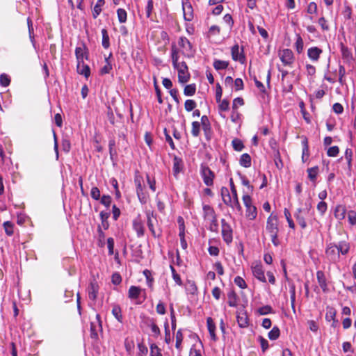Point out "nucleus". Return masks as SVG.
I'll return each mask as SVG.
<instances>
[{
    "instance_id": "f257e3e1",
    "label": "nucleus",
    "mask_w": 356,
    "mask_h": 356,
    "mask_svg": "<svg viewBox=\"0 0 356 356\" xmlns=\"http://www.w3.org/2000/svg\"><path fill=\"white\" fill-rule=\"evenodd\" d=\"M325 253L327 259L330 262L336 264L339 261L340 256L337 252V243L334 242L327 243Z\"/></svg>"
},
{
    "instance_id": "f03ea898",
    "label": "nucleus",
    "mask_w": 356,
    "mask_h": 356,
    "mask_svg": "<svg viewBox=\"0 0 356 356\" xmlns=\"http://www.w3.org/2000/svg\"><path fill=\"white\" fill-rule=\"evenodd\" d=\"M174 68L177 70L178 79L180 83H185L189 81L191 75L188 72V66L185 62H180V63L175 66Z\"/></svg>"
},
{
    "instance_id": "7ed1b4c3",
    "label": "nucleus",
    "mask_w": 356,
    "mask_h": 356,
    "mask_svg": "<svg viewBox=\"0 0 356 356\" xmlns=\"http://www.w3.org/2000/svg\"><path fill=\"white\" fill-rule=\"evenodd\" d=\"M278 232L277 221L276 219L268 216V233L271 236L272 243L277 246L280 244V241L277 238V234Z\"/></svg>"
},
{
    "instance_id": "20e7f679",
    "label": "nucleus",
    "mask_w": 356,
    "mask_h": 356,
    "mask_svg": "<svg viewBox=\"0 0 356 356\" xmlns=\"http://www.w3.org/2000/svg\"><path fill=\"white\" fill-rule=\"evenodd\" d=\"M201 176L203 179L204 184L207 186H211L213 184L214 173L206 165H201L200 168Z\"/></svg>"
},
{
    "instance_id": "39448f33",
    "label": "nucleus",
    "mask_w": 356,
    "mask_h": 356,
    "mask_svg": "<svg viewBox=\"0 0 356 356\" xmlns=\"http://www.w3.org/2000/svg\"><path fill=\"white\" fill-rule=\"evenodd\" d=\"M280 58L284 66L292 67L295 58L293 51L289 49H284L280 52Z\"/></svg>"
},
{
    "instance_id": "423d86ee",
    "label": "nucleus",
    "mask_w": 356,
    "mask_h": 356,
    "mask_svg": "<svg viewBox=\"0 0 356 356\" xmlns=\"http://www.w3.org/2000/svg\"><path fill=\"white\" fill-rule=\"evenodd\" d=\"M251 268L254 277L257 278L258 280L262 282L263 283L266 282L264 270L261 261H254V262H252Z\"/></svg>"
},
{
    "instance_id": "0eeeda50",
    "label": "nucleus",
    "mask_w": 356,
    "mask_h": 356,
    "mask_svg": "<svg viewBox=\"0 0 356 356\" xmlns=\"http://www.w3.org/2000/svg\"><path fill=\"white\" fill-rule=\"evenodd\" d=\"M180 47L182 48L183 54L187 57L193 56L194 51L190 41L186 37H181L178 42Z\"/></svg>"
},
{
    "instance_id": "6e6552de",
    "label": "nucleus",
    "mask_w": 356,
    "mask_h": 356,
    "mask_svg": "<svg viewBox=\"0 0 356 356\" xmlns=\"http://www.w3.org/2000/svg\"><path fill=\"white\" fill-rule=\"evenodd\" d=\"M282 266L283 268V272H284V277H285L286 280L289 282V292H290L291 305L292 309H293V311H295L296 286H295L294 283L289 281L288 275H287L286 265L283 261H282Z\"/></svg>"
},
{
    "instance_id": "1a4fd4ad",
    "label": "nucleus",
    "mask_w": 356,
    "mask_h": 356,
    "mask_svg": "<svg viewBox=\"0 0 356 356\" xmlns=\"http://www.w3.org/2000/svg\"><path fill=\"white\" fill-rule=\"evenodd\" d=\"M222 236L225 242L229 244L232 241V229L230 225L225 221V219H222Z\"/></svg>"
},
{
    "instance_id": "9d476101",
    "label": "nucleus",
    "mask_w": 356,
    "mask_h": 356,
    "mask_svg": "<svg viewBox=\"0 0 356 356\" xmlns=\"http://www.w3.org/2000/svg\"><path fill=\"white\" fill-rule=\"evenodd\" d=\"M231 53L234 60L238 61L242 64L245 63V58L243 55V49L240 50L238 44H235L232 47Z\"/></svg>"
},
{
    "instance_id": "9b49d317",
    "label": "nucleus",
    "mask_w": 356,
    "mask_h": 356,
    "mask_svg": "<svg viewBox=\"0 0 356 356\" xmlns=\"http://www.w3.org/2000/svg\"><path fill=\"white\" fill-rule=\"evenodd\" d=\"M316 278L318 283L320 287L321 288L323 292L325 293H328L330 291V289L328 288L327 279L324 272L322 270H318L316 272Z\"/></svg>"
},
{
    "instance_id": "f8f14e48",
    "label": "nucleus",
    "mask_w": 356,
    "mask_h": 356,
    "mask_svg": "<svg viewBox=\"0 0 356 356\" xmlns=\"http://www.w3.org/2000/svg\"><path fill=\"white\" fill-rule=\"evenodd\" d=\"M75 55L77 63H82L84 58L88 59V52L85 44H83L82 46L76 47Z\"/></svg>"
},
{
    "instance_id": "ddd939ff",
    "label": "nucleus",
    "mask_w": 356,
    "mask_h": 356,
    "mask_svg": "<svg viewBox=\"0 0 356 356\" xmlns=\"http://www.w3.org/2000/svg\"><path fill=\"white\" fill-rule=\"evenodd\" d=\"M230 187H231V191H232V199L233 200V202L231 204V207L237 210L238 211H241V207L239 204V202H238V196H237V193H236V189L235 188V186L233 183V181H232V179H230Z\"/></svg>"
},
{
    "instance_id": "4468645a",
    "label": "nucleus",
    "mask_w": 356,
    "mask_h": 356,
    "mask_svg": "<svg viewBox=\"0 0 356 356\" xmlns=\"http://www.w3.org/2000/svg\"><path fill=\"white\" fill-rule=\"evenodd\" d=\"M182 9L184 19L191 21L193 17V10L191 4L188 1L183 2Z\"/></svg>"
},
{
    "instance_id": "2eb2a0df",
    "label": "nucleus",
    "mask_w": 356,
    "mask_h": 356,
    "mask_svg": "<svg viewBox=\"0 0 356 356\" xmlns=\"http://www.w3.org/2000/svg\"><path fill=\"white\" fill-rule=\"evenodd\" d=\"M323 50L317 47H312L308 49L307 56L312 61L317 62L320 58Z\"/></svg>"
},
{
    "instance_id": "dca6fc26",
    "label": "nucleus",
    "mask_w": 356,
    "mask_h": 356,
    "mask_svg": "<svg viewBox=\"0 0 356 356\" xmlns=\"http://www.w3.org/2000/svg\"><path fill=\"white\" fill-rule=\"evenodd\" d=\"M184 167L183 161L181 158L175 156L173 158V167L172 172L173 175L177 178L179 173L182 170Z\"/></svg>"
},
{
    "instance_id": "f3484780",
    "label": "nucleus",
    "mask_w": 356,
    "mask_h": 356,
    "mask_svg": "<svg viewBox=\"0 0 356 356\" xmlns=\"http://www.w3.org/2000/svg\"><path fill=\"white\" fill-rule=\"evenodd\" d=\"M337 252L339 256L346 255L350 249V244L347 241H341L337 243Z\"/></svg>"
},
{
    "instance_id": "a211bd4d",
    "label": "nucleus",
    "mask_w": 356,
    "mask_h": 356,
    "mask_svg": "<svg viewBox=\"0 0 356 356\" xmlns=\"http://www.w3.org/2000/svg\"><path fill=\"white\" fill-rule=\"evenodd\" d=\"M302 161L305 163L308 161L309 157V144L308 139L306 136H302Z\"/></svg>"
},
{
    "instance_id": "6ab92c4d",
    "label": "nucleus",
    "mask_w": 356,
    "mask_h": 356,
    "mask_svg": "<svg viewBox=\"0 0 356 356\" xmlns=\"http://www.w3.org/2000/svg\"><path fill=\"white\" fill-rule=\"evenodd\" d=\"M204 218L207 221H215V211L209 205L203 206Z\"/></svg>"
},
{
    "instance_id": "aec40b11",
    "label": "nucleus",
    "mask_w": 356,
    "mask_h": 356,
    "mask_svg": "<svg viewBox=\"0 0 356 356\" xmlns=\"http://www.w3.org/2000/svg\"><path fill=\"white\" fill-rule=\"evenodd\" d=\"M99 286L97 282H91L88 288V298L90 300L95 301L97 297Z\"/></svg>"
},
{
    "instance_id": "412c9836",
    "label": "nucleus",
    "mask_w": 356,
    "mask_h": 356,
    "mask_svg": "<svg viewBox=\"0 0 356 356\" xmlns=\"http://www.w3.org/2000/svg\"><path fill=\"white\" fill-rule=\"evenodd\" d=\"M334 214V217L337 219H338L339 220H343L345 218L346 214V207L344 205H341V204L337 205L335 207Z\"/></svg>"
},
{
    "instance_id": "4be33fe9",
    "label": "nucleus",
    "mask_w": 356,
    "mask_h": 356,
    "mask_svg": "<svg viewBox=\"0 0 356 356\" xmlns=\"http://www.w3.org/2000/svg\"><path fill=\"white\" fill-rule=\"evenodd\" d=\"M280 71L282 73V80L284 90L287 92L291 91L293 88V85L291 83L286 81L287 76L289 75L288 71L281 70V69H280Z\"/></svg>"
},
{
    "instance_id": "5701e85b",
    "label": "nucleus",
    "mask_w": 356,
    "mask_h": 356,
    "mask_svg": "<svg viewBox=\"0 0 356 356\" xmlns=\"http://www.w3.org/2000/svg\"><path fill=\"white\" fill-rule=\"evenodd\" d=\"M76 70L79 74L83 75L86 78H88L90 74V69L88 65L84 64V62L77 63Z\"/></svg>"
},
{
    "instance_id": "b1692460",
    "label": "nucleus",
    "mask_w": 356,
    "mask_h": 356,
    "mask_svg": "<svg viewBox=\"0 0 356 356\" xmlns=\"http://www.w3.org/2000/svg\"><path fill=\"white\" fill-rule=\"evenodd\" d=\"M133 227L136 231L138 237H141L144 235V226L140 220H134L133 222Z\"/></svg>"
},
{
    "instance_id": "393cba45",
    "label": "nucleus",
    "mask_w": 356,
    "mask_h": 356,
    "mask_svg": "<svg viewBox=\"0 0 356 356\" xmlns=\"http://www.w3.org/2000/svg\"><path fill=\"white\" fill-rule=\"evenodd\" d=\"M207 323L211 339L216 341L217 339L215 334L216 325L213 319L211 317H209L207 320Z\"/></svg>"
},
{
    "instance_id": "a878e982",
    "label": "nucleus",
    "mask_w": 356,
    "mask_h": 356,
    "mask_svg": "<svg viewBox=\"0 0 356 356\" xmlns=\"http://www.w3.org/2000/svg\"><path fill=\"white\" fill-rule=\"evenodd\" d=\"M122 118L120 113H108V119L112 124L122 123Z\"/></svg>"
},
{
    "instance_id": "bb28decb",
    "label": "nucleus",
    "mask_w": 356,
    "mask_h": 356,
    "mask_svg": "<svg viewBox=\"0 0 356 356\" xmlns=\"http://www.w3.org/2000/svg\"><path fill=\"white\" fill-rule=\"evenodd\" d=\"M308 178L312 182H316L317 176L318 175L319 168L318 166H314L310 168H308L307 170Z\"/></svg>"
},
{
    "instance_id": "cd10ccee",
    "label": "nucleus",
    "mask_w": 356,
    "mask_h": 356,
    "mask_svg": "<svg viewBox=\"0 0 356 356\" xmlns=\"http://www.w3.org/2000/svg\"><path fill=\"white\" fill-rule=\"evenodd\" d=\"M302 209H298L296 212L294 214V217L296 218L298 223L300 225V226L305 229L307 227V223L305 220L304 216L302 215Z\"/></svg>"
},
{
    "instance_id": "c85d7f7f",
    "label": "nucleus",
    "mask_w": 356,
    "mask_h": 356,
    "mask_svg": "<svg viewBox=\"0 0 356 356\" xmlns=\"http://www.w3.org/2000/svg\"><path fill=\"white\" fill-rule=\"evenodd\" d=\"M105 4L104 0H97L92 10V17L96 19L102 12V8Z\"/></svg>"
},
{
    "instance_id": "c756f323",
    "label": "nucleus",
    "mask_w": 356,
    "mask_h": 356,
    "mask_svg": "<svg viewBox=\"0 0 356 356\" xmlns=\"http://www.w3.org/2000/svg\"><path fill=\"white\" fill-rule=\"evenodd\" d=\"M236 318L241 327H246L248 325V318L245 313H238Z\"/></svg>"
},
{
    "instance_id": "7c9ffc66",
    "label": "nucleus",
    "mask_w": 356,
    "mask_h": 356,
    "mask_svg": "<svg viewBox=\"0 0 356 356\" xmlns=\"http://www.w3.org/2000/svg\"><path fill=\"white\" fill-rule=\"evenodd\" d=\"M112 314L113 315V316L116 318V320L118 322L122 323L123 316L122 314L121 307L119 305H113V309H112Z\"/></svg>"
},
{
    "instance_id": "2f4dec72",
    "label": "nucleus",
    "mask_w": 356,
    "mask_h": 356,
    "mask_svg": "<svg viewBox=\"0 0 356 356\" xmlns=\"http://www.w3.org/2000/svg\"><path fill=\"white\" fill-rule=\"evenodd\" d=\"M227 298H228V305L230 307H236L237 306V296L234 291L230 290L227 293Z\"/></svg>"
},
{
    "instance_id": "473e14b6",
    "label": "nucleus",
    "mask_w": 356,
    "mask_h": 356,
    "mask_svg": "<svg viewBox=\"0 0 356 356\" xmlns=\"http://www.w3.org/2000/svg\"><path fill=\"white\" fill-rule=\"evenodd\" d=\"M239 163L241 166L244 167V168H249L250 167L251 165V157L250 156L247 154V153H245V154H243L241 156V158H240V160H239Z\"/></svg>"
},
{
    "instance_id": "72a5a7b5",
    "label": "nucleus",
    "mask_w": 356,
    "mask_h": 356,
    "mask_svg": "<svg viewBox=\"0 0 356 356\" xmlns=\"http://www.w3.org/2000/svg\"><path fill=\"white\" fill-rule=\"evenodd\" d=\"M141 292L140 287L131 286L129 289L128 296L130 299H137Z\"/></svg>"
},
{
    "instance_id": "f704fd0d",
    "label": "nucleus",
    "mask_w": 356,
    "mask_h": 356,
    "mask_svg": "<svg viewBox=\"0 0 356 356\" xmlns=\"http://www.w3.org/2000/svg\"><path fill=\"white\" fill-rule=\"evenodd\" d=\"M336 310L332 307H327V312L325 314V319L327 321H334V323H338V321L336 319Z\"/></svg>"
},
{
    "instance_id": "c9c22d12",
    "label": "nucleus",
    "mask_w": 356,
    "mask_h": 356,
    "mask_svg": "<svg viewBox=\"0 0 356 356\" xmlns=\"http://www.w3.org/2000/svg\"><path fill=\"white\" fill-rule=\"evenodd\" d=\"M294 47L298 54H301L302 52L304 42L300 34L296 35V41L295 42Z\"/></svg>"
},
{
    "instance_id": "e433bc0d",
    "label": "nucleus",
    "mask_w": 356,
    "mask_h": 356,
    "mask_svg": "<svg viewBox=\"0 0 356 356\" xmlns=\"http://www.w3.org/2000/svg\"><path fill=\"white\" fill-rule=\"evenodd\" d=\"M340 49L342 55V58L343 59H346L347 60H350L352 58V54L350 50L348 48V47L345 46L343 43L341 42Z\"/></svg>"
},
{
    "instance_id": "4c0bfd02",
    "label": "nucleus",
    "mask_w": 356,
    "mask_h": 356,
    "mask_svg": "<svg viewBox=\"0 0 356 356\" xmlns=\"http://www.w3.org/2000/svg\"><path fill=\"white\" fill-rule=\"evenodd\" d=\"M171 58H172L173 67H175L180 63V62L178 61V59H179L178 50L175 44H173L172 46Z\"/></svg>"
},
{
    "instance_id": "58836bf2",
    "label": "nucleus",
    "mask_w": 356,
    "mask_h": 356,
    "mask_svg": "<svg viewBox=\"0 0 356 356\" xmlns=\"http://www.w3.org/2000/svg\"><path fill=\"white\" fill-rule=\"evenodd\" d=\"M274 162L277 169L280 170L283 168L284 164L281 159L280 154L278 150L275 149L274 152Z\"/></svg>"
},
{
    "instance_id": "ea45409f",
    "label": "nucleus",
    "mask_w": 356,
    "mask_h": 356,
    "mask_svg": "<svg viewBox=\"0 0 356 356\" xmlns=\"http://www.w3.org/2000/svg\"><path fill=\"white\" fill-rule=\"evenodd\" d=\"M280 335V330L278 327L274 326L273 329L268 332V339L270 340H276Z\"/></svg>"
},
{
    "instance_id": "a19ab883",
    "label": "nucleus",
    "mask_w": 356,
    "mask_h": 356,
    "mask_svg": "<svg viewBox=\"0 0 356 356\" xmlns=\"http://www.w3.org/2000/svg\"><path fill=\"white\" fill-rule=\"evenodd\" d=\"M229 63L225 60H216L213 62V67L216 70H224L228 67Z\"/></svg>"
},
{
    "instance_id": "79ce46f5",
    "label": "nucleus",
    "mask_w": 356,
    "mask_h": 356,
    "mask_svg": "<svg viewBox=\"0 0 356 356\" xmlns=\"http://www.w3.org/2000/svg\"><path fill=\"white\" fill-rule=\"evenodd\" d=\"M102 46L105 49H108L110 46L109 42V36L108 35L107 31L105 29L102 30Z\"/></svg>"
},
{
    "instance_id": "37998d69",
    "label": "nucleus",
    "mask_w": 356,
    "mask_h": 356,
    "mask_svg": "<svg viewBox=\"0 0 356 356\" xmlns=\"http://www.w3.org/2000/svg\"><path fill=\"white\" fill-rule=\"evenodd\" d=\"M196 86L195 83L189 84L185 86L184 93L186 96H192L195 93Z\"/></svg>"
},
{
    "instance_id": "c03bdc74",
    "label": "nucleus",
    "mask_w": 356,
    "mask_h": 356,
    "mask_svg": "<svg viewBox=\"0 0 356 356\" xmlns=\"http://www.w3.org/2000/svg\"><path fill=\"white\" fill-rule=\"evenodd\" d=\"M223 192H226L225 197H223L222 198L224 203L231 206V204L233 202V200H232L228 189L227 188L222 187L221 189V195H223Z\"/></svg>"
},
{
    "instance_id": "a18cd8bd",
    "label": "nucleus",
    "mask_w": 356,
    "mask_h": 356,
    "mask_svg": "<svg viewBox=\"0 0 356 356\" xmlns=\"http://www.w3.org/2000/svg\"><path fill=\"white\" fill-rule=\"evenodd\" d=\"M150 356H163L161 348L155 343L150 345Z\"/></svg>"
},
{
    "instance_id": "49530a36",
    "label": "nucleus",
    "mask_w": 356,
    "mask_h": 356,
    "mask_svg": "<svg viewBox=\"0 0 356 356\" xmlns=\"http://www.w3.org/2000/svg\"><path fill=\"white\" fill-rule=\"evenodd\" d=\"M118 18L120 23H124L127 21V12L124 9L118 8L117 10Z\"/></svg>"
},
{
    "instance_id": "de8ad7c7",
    "label": "nucleus",
    "mask_w": 356,
    "mask_h": 356,
    "mask_svg": "<svg viewBox=\"0 0 356 356\" xmlns=\"http://www.w3.org/2000/svg\"><path fill=\"white\" fill-rule=\"evenodd\" d=\"M232 143L234 149L236 151L240 152L244 147V145H243L242 141L238 138H234L232 140Z\"/></svg>"
},
{
    "instance_id": "09e8293b",
    "label": "nucleus",
    "mask_w": 356,
    "mask_h": 356,
    "mask_svg": "<svg viewBox=\"0 0 356 356\" xmlns=\"http://www.w3.org/2000/svg\"><path fill=\"white\" fill-rule=\"evenodd\" d=\"M106 64L100 70L101 74H108L112 69V65L108 60V58H105Z\"/></svg>"
},
{
    "instance_id": "8fccbe9b",
    "label": "nucleus",
    "mask_w": 356,
    "mask_h": 356,
    "mask_svg": "<svg viewBox=\"0 0 356 356\" xmlns=\"http://www.w3.org/2000/svg\"><path fill=\"white\" fill-rule=\"evenodd\" d=\"M3 227L7 235L11 236L13 234V224L10 221H6L3 223Z\"/></svg>"
},
{
    "instance_id": "3c124183",
    "label": "nucleus",
    "mask_w": 356,
    "mask_h": 356,
    "mask_svg": "<svg viewBox=\"0 0 356 356\" xmlns=\"http://www.w3.org/2000/svg\"><path fill=\"white\" fill-rule=\"evenodd\" d=\"M200 122H193L192 123V130H191L192 135L194 137L198 136L199 134H200Z\"/></svg>"
},
{
    "instance_id": "603ef678",
    "label": "nucleus",
    "mask_w": 356,
    "mask_h": 356,
    "mask_svg": "<svg viewBox=\"0 0 356 356\" xmlns=\"http://www.w3.org/2000/svg\"><path fill=\"white\" fill-rule=\"evenodd\" d=\"M327 209V204L324 201H321L317 204V210L321 216L324 215Z\"/></svg>"
},
{
    "instance_id": "864d4df0",
    "label": "nucleus",
    "mask_w": 356,
    "mask_h": 356,
    "mask_svg": "<svg viewBox=\"0 0 356 356\" xmlns=\"http://www.w3.org/2000/svg\"><path fill=\"white\" fill-rule=\"evenodd\" d=\"M10 83V79L9 76L6 74H1L0 75V85L6 87L8 86Z\"/></svg>"
},
{
    "instance_id": "5fc2aeb1",
    "label": "nucleus",
    "mask_w": 356,
    "mask_h": 356,
    "mask_svg": "<svg viewBox=\"0 0 356 356\" xmlns=\"http://www.w3.org/2000/svg\"><path fill=\"white\" fill-rule=\"evenodd\" d=\"M352 156L353 152L351 149H346L345 151V159L347 161L348 166L349 168L352 166Z\"/></svg>"
},
{
    "instance_id": "6e6d98bb",
    "label": "nucleus",
    "mask_w": 356,
    "mask_h": 356,
    "mask_svg": "<svg viewBox=\"0 0 356 356\" xmlns=\"http://www.w3.org/2000/svg\"><path fill=\"white\" fill-rule=\"evenodd\" d=\"M348 222L351 225H356V211L350 210L348 212Z\"/></svg>"
},
{
    "instance_id": "4d7b16f0",
    "label": "nucleus",
    "mask_w": 356,
    "mask_h": 356,
    "mask_svg": "<svg viewBox=\"0 0 356 356\" xmlns=\"http://www.w3.org/2000/svg\"><path fill=\"white\" fill-rule=\"evenodd\" d=\"M339 153V148L337 146L330 147L327 152V156L330 157H335L338 155Z\"/></svg>"
},
{
    "instance_id": "13d9d810",
    "label": "nucleus",
    "mask_w": 356,
    "mask_h": 356,
    "mask_svg": "<svg viewBox=\"0 0 356 356\" xmlns=\"http://www.w3.org/2000/svg\"><path fill=\"white\" fill-rule=\"evenodd\" d=\"M196 106V103L193 99H188L185 102L184 107L187 111H191Z\"/></svg>"
},
{
    "instance_id": "bf43d9fd",
    "label": "nucleus",
    "mask_w": 356,
    "mask_h": 356,
    "mask_svg": "<svg viewBox=\"0 0 356 356\" xmlns=\"http://www.w3.org/2000/svg\"><path fill=\"white\" fill-rule=\"evenodd\" d=\"M234 283L241 289H245L247 287V284L245 280L240 276H237L234 279Z\"/></svg>"
},
{
    "instance_id": "052dcab7",
    "label": "nucleus",
    "mask_w": 356,
    "mask_h": 356,
    "mask_svg": "<svg viewBox=\"0 0 356 356\" xmlns=\"http://www.w3.org/2000/svg\"><path fill=\"white\" fill-rule=\"evenodd\" d=\"M183 341V334L181 330H178L176 334V343L175 347L177 349L181 348V342Z\"/></svg>"
},
{
    "instance_id": "680f3d73",
    "label": "nucleus",
    "mask_w": 356,
    "mask_h": 356,
    "mask_svg": "<svg viewBox=\"0 0 356 356\" xmlns=\"http://www.w3.org/2000/svg\"><path fill=\"white\" fill-rule=\"evenodd\" d=\"M284 215L286 216V220L288 222L289 226L290 228L294 229H295V224L291 219V213L289 210L285 209L284 210Z\"/></svg>"
},
{
    "instance_id": "e2e57ef3",
    "label": "nucleus",
    "mask_w": 356,
    "mask_h": 356,
    "mask_svg": "<svg viewBox=\"0 0 356 356\" xmlns=\"http://www.w3.org/2000/svg\"><path fill=\"white\" fill-rule=\"evenodd\" d=\"M247 216L250 219H254L256 218L257 216V209L254 206H252L247 209Z\"/></svg>"
},
{
    "instance_id": "0e129e2a",
    "label": "nucleus",
    "mask_w": 356,
    "mask_h": 356,
    "mask_svg": "<svg viewBox=\"0 0 356 356\" xmlns=\"http://www.w3.org/2000/svg\"><path fill=\"white\" fill-rule=\"evenodd\" d=\"M90 195L92 198L95 200L100 199V191L97 187H92L90 191Z\"/></svg>"
},
{
    "instance_id": "69168bd1",
    "label": "nucleus",
    "mask_w": 356,
    "mask_h": 356,
    "mask_svg": "<svg viewBox=\"0 0 356 356\" xmlns=\"http://www.w3.org/2000/svg\"><path fill=\"white\" fill-rule=\"evenodd\" d=\"M317 5L315 2H310L307 6V13L309 14H316L317 13Z\"/></svg>"
},
{
    "instance_id": "338daca9",
    "label": "nucleus",
    "mask_w": 356,
    "mask_h": 356,
    "mask_svg": "<svg viewBox=\"0 0 356 356\" xmlns=\"http://www.w3.org/2000/svg\"><path fill=\"white\" fill-rule=\"evenodd\" d=\"M170 268H171V270H172V277H173L175 282L178 285H181L182 284V282H181V280L180 278V276L177 273V272H176L175 269L174 268V267L170 266Z\"/></svg>"
},
{
    "instance_id": "774afa93",
    "label": "nucleus",
    "mask_w": 356,
    "mask_h": 356,
    "mask_svg": "<svg viewBox=\"0 0 356 356\" xmlns=\"http://www.w3.org/2000/svg\"><path fill=\"white\" fill-rule=\"evenodd\" d=\"M318 22L323 31H327L329 29V26L327 24V20L325 19V18L324 17H320L318 19Z\"/></svg>"
}]
</instances>
